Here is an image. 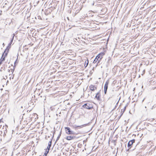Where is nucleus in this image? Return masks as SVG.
I'll use <instances>...</instances> for the list:
<instances>
[{
  "label": "nucleus",
  "instance_id": "nucleus-1",
  "mask_svg": "<svg viewBox=\"0 0 156 156\" xmlns=\"http://www.w3.org/2000/svg\"><path fill=\"white\" fill-rule=\"evenodd\" d=\"M105 54L103 52H101L99 53L93 61L94 63H95L98 61V63H99L101 61V59L102 58L103 56Z\"/></svg>",
  "mask_w": 156,
  "mask_h": 156
},
{
  "label": "nucleus",
  "instance_id": "nucleus-2",
  "mask_svg": "<svg viewBox=\"0 0 156 156\" xmlns=\"http://www.w3.org/2000/svg\"><path fill=\"white\" fill-rule=\"evenodd\" d=\"M65 130L66 133L68 134H74V132L73 131L70 130V129L69 127H65Z\"/></svg>",
  "mask_w": 156,
  "mask_h": 156
},
{
  "label": "nucleus",
  "instance_id": "nucleus-3",
  "mask_svg": "<svg viewBox=\"0 0 156 156\" xmlns=\"http://www.w3.org/2000/svg\"><path fill=\"white\" fill-rule=\"evenodd\" d=\"M84 108L88 109H90L93 108L92 106L89 103H86L83 105Z\"/></svg>",
  "mask_w": 156,
  "mask_h": 156
},
{
  "label": "nucleus",
  "instance_id": "nucleus-4",
  "mask_svg": "<svg viewBox=\"0 0 156 156\" xmlns=\"http://www.w3.org/2000/svg\"><path fill=\"white\" fill-rule=\"evenodd\" d=\"M6 50H5L4 51L2 55V57L0 60H1V61H4L5 60V57L7 55L8 52V51H7V52H6Z\"/></svg>",
  "mask_w": 156,
  "mask_h": 156
},
{
  "label": "nucleus",
  "instance_id": "nucleus-5",
  "mask_svg": "<svg viewBox=\"0 0 156 156\" xmlns=\"http://www.w3.org/2000/svg\"><path fill=\"white\" fill-rule=\"evenodd\" d=\"M109 83V81H107L105 83L104 88V92L105 94H106L107 93V90L108 88V85Z\"/></svg>",
  "mask_w": 156,
  "mask_h": 156
},
{
  "label": "nucleus",
  "instance_id": "nucleus-6",
  "mask_svg": "<svg viewBox=\"0 0 156 156\" xmlns=\"http://www.w3.org/2000/svg\"><path fill=\"white\" fill-rule=\"evenodd\" d=\"M135 140L133 139L130 140L128 143V147L130 149L131 147V145L135 142Z\"/></svg>",
  "mask_w": 156,
  "mask_h": 156
},
{
  "label": "nucleus",
  "instance_id": "nucleus-7",
  "mask_svg": "<svg viewBox=\"0 0 156 156\" xmlns=\"http://www.w3.org/2000/svg\"><path fill=\"white\" fill-rule=\"evenodd\" d=\"M100 92H98L96 94V95L95 96V98H96L98 101H100L101 99L100 98Z\"/></svg>",
  "mask_w": 156,
  "mask_h": 156
},
{
  "label": "nucleus",
  "instance_id": "nucleus-8",
  "mask_svg": "<svg viewBox=\"0 0 156 156\" xmlns=\"http://www.w3.org/2000/svg\"><path fill=\"white\" fill-rule=\"evenodd\" d=\"M89 88L90 90L94 91L95 90V89H96V87H95L94 85H90L89 87Z\"/></svg>",
  "mask_w": 156,
  "mask_h": 156
},
{
  "label": "nucleus",
  "instance_id": "nucleus-9",
  "mask_svg": "<svg viewBox=\"0 0 156 156\" xmlns=\"http://www.w3.org/2000/svg\"><path fill=\"white\" fill-rule=\"evenodd\" d=\"M75 138L74 136H66V139L68 140H71Z\"/></svg>",
  "mask_w": 156,
  "mask_h": 156
},
{
  "label": "nucleus",
  "instance_id": "nucleus-10",
  "mask_svg": "<svg viewBox=\"0 0 156 156\" xmlns=\"http://www.w3.org/2000/svg\"><path fill=\"white\" fill-rule=\"evenodd\" d=\"M51 142H52V141L51 140V141H50L48 143V145L47 147V149H46L47 150L48 149V151H49L50 149V147H51Z\"/></svg>",
  "mask_w": 156,
  "mask_h": 156
},
{
  "label": "nucleus",
  "instance_id": "nucleus-11",
  "mask_svg": "<svg viewBox=\"0 0 156 156\" xmlns=\"http://www.w3.org/2000/svg\"><path fill=\"white\" fill-rule=\"evenodd\" d=\"M14 36H15V34H13L12 37V39L11 40L10 42L9 43V45H10L12 44V43L13 41Z\"/></svg>",
  "mask_w": 156,
  "mask_h": 156
},
{
  "label": "nucleus",
  "instance_id": "nucleus-12",
  "mask_svg": "<svg viewBox=\"0 0 156 156\" xmlns=\"http://www.w3.org/2000/svg\"><path fill=\"white\" fill-rule=\"evenodd\" d=\"M89 62L88 60H86L85 62L84 66L86 67L88 64Z\"/></svg>",
  "mask_w": 156,
  "mask_h": 156
},
{
  "label": "nucleus",
  "instance_id": "nucleus-13",
  "mask_svg": "<svg viewBox=\"0 0 156 156\" xmlns=\"http://www.w3.org/2000/svg\"><path fill=\"white\" fill-rule=\"evenodd\" d=\"M86 125V124H84V125H82L80 126H77L76 125H75L73 126V127H75V128L80 127V128H82L83 126V125Z\"/></svg>",
  "mask_w": 156,
  "mask_h": 156
},
{
  "label": "nucleus",
  "instance_id": "nucleus-14",
  "mask_svg": "<svg viewBox=\"0 0 156 156\" xmlns=\"http://www.w3.org/2000/svg\"><path fill=\"white\" fill-rule=\"evenodd\" d=\"M48 152H49V151H47V150H46L45 152V153H44V154L43 156H46L47 154L48 153Z\"/></svg>",
  "mask_w": 156,
  "mask_h": 156
},
{
  "label": "nucleus",
  "instance_id": "nucleus-15",
  "mask_svg": "<svg viewBox=\"0 0 156 156\" xmlns=\"http://www.w3.org/2000/svg\"><path fill=\"white\" fill-rule=\"evenodd\" d=\"M113 91L114 90H113L112 92V95H110V97L109 98V99H110L111 98H112L115 95L113 93Z\"/></svg>",
  "mask_w": 156,
  "mask_h": 156
},
{
  "label": "nucleus",
  "instance_id": "nucleus-16",
  "mask_svg": "<svg viewBox=\"0 0 156 156\" xmlns=\"http://www.w3.org/2000/svg\"><path fill=\"white\" fill-rule=\"evenodd\" d=\"M60 135H61V134H60V135L58 136L57 139L56 140V142L57 140H58L59 139Z\"/></svg>",
  "mask_w": 156,
  "mask_h": 156
},
{
  "label": "nucleus",
  "instance_id": "nucleus-17",
  "mask_svg": "<svg viewBox=\"0 0 156 156\" xmlns=\"http://www.w3.org/2000/svg\"><path fill=\"white\" fill-rule=\"evenodd\" d=\"M2 62L3 61H1V60H0V65H1L2 64Z\"/></svg>",
  "mask_w": 156,
  "mask_h": 156
},
{
  "label": "nucleus",
  "instance_id": "nucleus-18",
  "mask_svg": "<svg viewBox=\"0 0 156 156\" xmlns=\"http://www.w3.org/2000/svg\"><path fill=\"white\" fill-rule=\"evenodd\" d=\"M126 109V106H125L124 108V111Z\"/></svg>",
  "mask_w": 156,
  "mask_h": 156
},
{
  "label": "nucleus",
  "instance_id": "nucleus-19",
  "mask_svg": "<svg viewBox=\"0 0 156 156\" xmlns=\"http://www.w3.org/2000/svg\"><path fill=\"white\" fill-rule=\"evenodd\" d=\"M13 71H14V70H12V71H12V73H13Z\"/></svg>",
  "mask_w": 156,
  "mask_h": 156
},
{
  "label": "nucleus",
  "instance_id": "nucleus-20",
  "mask_svg": "<svg viewBox=\"0 0 156 156\" xmlns=\"http://www.w3.org/2000/svg\"><path fill=\"white\" fill-rule=\"evenodd\" d=\"M10 48V47H9V45H8V47H7V48Z\"/></svg>",
  "mask_w": 156,
  "mask_h": 156
},
{
  "label": "nucleus",
  "instance_id": "nucleus-21",
  "mask_svg": "<svg viewBox=\"0 0 156 156\" xmlns=\"http://www.w3.org/2000/svg\"><path fill=\"white\" fill-rule=\"evenodd\" d=\"M129 149H128L126 151L127 152V151H129Z\"/></svg>",
  "mask_w": 156,
  "mask_h": 156
},
{
  "label": "nucleus",
  "instance_id": "nucleus-22",
  "mask_svg": "<svg viewBox=\"0 0 156 156\" xmlns=\"http://www.w3.org/2000/svg\"><path fill=\"white\" fill-rule=\"evenodd\" d=\"M2 126V125H0V129L1 128Z\"/></svg>",
  "mask_w": 156,
  "mask_h": 156
},
{
  "label": "nucleus",
  "instance_id": "nucleus-23",
  "mask_svg": "<svg viewBox=\"0 0 156 156\" xmlns=\"http://www.w3.org/2000/svg\"><path fill=\"white\" fill-rule=\"evenodd\" d=\"M1 122V119L0 120V123Z\"/></svg>",
  "mask_w": 156,
  "mask_h": 156
},
{
  "label": "nucleus",
  "instance_id": "nucleus-24",
  "mask_svg": "<svg viewBox=\"0 0 156 156\" xmlns=\"http://www.w3.org/2000/svg\"><path fill=\"white\" fill-rule=\"evenodd\" d=\"M1 122V119L0 120V123Z\"/></svg>",
  "mask_w": 156,
  "mask_h": 156
},
{
  "label": "nucleus",
  "instance_id": "nucleus-25",
  "mask_svg": "<svg viewBox=\"0 0 156 156\" xmlns=\"http://www.w3.org/2000/svg\"><path fill=\"white\" fill-rule=\"evenodd\" d=\"M16 62H16H15V63H14V64H15H15Z\"/></svg>",
  "mask_w": 156,
  "mask_h": 156
},
{
  "label": "nucleus",
  "instance_id": "nucleus-26",
  "mask_svg": "<svg viewBox=\"0 0 156 156\" xmlns=\"http://www.w3.org/2000/svg\"><path fill=\"white\" fill-rule=\"evenodd\" d=\"M67 19H68V20H69V18L68 17H67Z\"/></svg>",
  "mask_w": 156,
  "mask_h": 156
},
{
  "label": "nucleus",
  "instance_id": "nucleus-27",
  "mask_svg": "<svg viewBox=\"0 0 156 156\" xmlns=\"http://www.w3.org/2000/svg\"><path fill=\"white\" fill-rule=\"evenodd\" d=\"M118 103V102H117V103H116V104H117Z\"/></svg>",
  "mask_w": 156,
  "mask_h": 156
},
{
  "label": "nucleus",
  "instance_id": "nucleus-28",
  "mask_svg": "<svg viewBox=\"0 0 156 156\" xmlns=\"http://www.w3.org/2000/svg\"><path fill=\"white\" fill-rule=\"evenodd\" d=\"M118 103V102H117V103H116V104H117Z\"/></svg>",
  "mask_w": 156,
  "mask_h": 156
},
{
  "label": "nucleus",
  "instance_id": "nucleus-29",
  "mask_svg": "<svg viewBox=\"0 0 156 156\" xmlns=\"http://www.w3.org/2000/svg\"><path fill=\"white\" fill-rule=\"evenodd\" d=\"M118 103V102H117V103H116V104H117Z\"/></svg>",
  "mask_w": 156,
  "mask_h": 156
},
{
  "label": "nucleus",
  "instance_id": "nucleus-30",
  "mask_svg": "<svg viewBox=\"0 0 156 156\" xmlns=\"http://www.w3.org/2000/svg\"><path fill=\"white\" fill-rule=\"evenodd\" d=\"M144 100H143V101H143V102L144 101Z\"/></svg>",
  "mask_w": 156,
  "mask_h": 156
},
{
  "label": "nucleus",
  "instance_id": "nucleus-31",
  "mask_svg": "<svg viewBox=\"0 0 156 156\" xmlns=\"http://www.w3.org/2000/svg\"><path fill=\"white\" fill-rule=\"evenodd\" d=\"M11 156H12V155Z\"/></svg>",
  "mask_w": 156,
  "mask_h": 156
}]
</instances>
